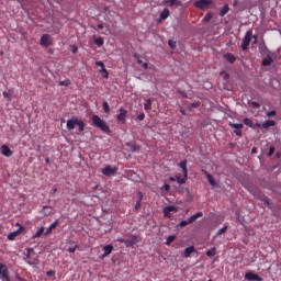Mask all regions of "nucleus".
<instances>
[{"mask_svg": "<svg viewBox=\"0 0 281 281\" xmlns=\"http://www.w3.org/2000/svg\"><path fill=\"white\" fill-rule=\"evenodd\" d=\"M24 260L25 262H27V265H31L32 267H36L37 265H41V260L38 259V256L36 255V252H34V248L26 249V256Z\"/></svg>", "mask_w": 281, "mask_h": 281, "instance_id": "nucleus-1", "label": "nucleus"}, {"mask_svg": "<svg viewBox=\"0 0 281 281\" xmlns=\"http://www.w3.org/2000/svg\"><path fill=\"white\" fill-rule=\"evenodd\" d=\"M248 190L256 196V199H260V201L263 202V205H266L267 207L271 205V200L265 196L259 188H257L256 186H250Z\"/></svg>", "mask_w": 281, "mask_h": 281, "instance_id": "nucleus-2", "label": "nucleus"}, {"mask_svg": "<svg viewBox=\"0 0 281 281\" xmlns=\"http://www.w3.org/2000/svg\"><path fill=\"white\" fill-rule=\"evenodd\" d=\"M92 123L97 128H100L103 133H111V127L106 125V122L104 120H101V117L97 114L92 115Z\"/></svg>", "mask_w": 281, "mask_h": 281, "instance_id": "nucleus-3", "label": "nucleus"}, {"mask_svg": "<svg viewBox=\"0 0 281 281\" xmlns=\"http://www.w3.org/2000/svg\"><path fill=\"white\" fill-rule=\"evenodd\" d=\"M179 168L182 169L183 172V178L181 177H177V183L178 186H183V183H186V181H188V160H182L179 162Z\"/></svg>", "mask_w": 281, "mask_h": 281, "instance_id": "nucleus-4", "label": "nucleus"}, {"mask_svg": "<svg viewBox=\"0 0 281 281\" xmlns=\"http://www.w3.org/2000/svg\"><path fill=\"white\" fill-rule=\"evenodd\" d=\"M212 3H214L213 0H195L193 5L198 10H210V5H212Z\"/></svg>", "mask_w": 281, "mask_h": 281, "instance_id": "nucleus-5", "label": "nucleus"}, {"mask_svg": "<svg viewBox=\"0 0 281 281\" xmlns=\"http://www.w3.org/2000/svg\"><path fill=\"white\" fill-rule=\"evenodd\" d=\"M254 36V32L252 31H248L243 40L241 43V49L245 52L247 49H249V45L251 44V37Z\"/></svg>", "mask_w": 281, "mask_h": 281, "instance_id": "nucleus-6", "label": "nucleus"}, {"mask_svg": "<svg viewBox=\"0 0 281 281\" xmlns=\"http://www.w3.org/2000/svg\"><path fill=\"white\" fill-rule=\"evenodd\" d=\"M16 227H19V229L10 233L8 235V240H14L16 236H21V234H23V232L25 231V227L20 223H16Z\"/></svg>", "mask_w": 281, "mask_h": 281, "instance_id": "nucleus-7", "label": "nucleus"}, {"mask_svg": "<svg viewBox=\"0 0 281 281\" xmlns=\"http://www.w3.org/2000/svg\"><path fill=\"white\" fill-rule=\"evenodd\" d=\"M0 279L2 281H11L10 274L8 273V266L0 263Z\"/></svg>", "mask_w": 281, "mask_h": 281, "instance_id": "nucleus-8", "label": "nucleus"}, {"mask_svg": "<svg viewBox=\"0 0 281 281\" xmlns=\"http://www.w3.org/2000/svg\"><path fill=\"white\" fill-rule=\"evenodd\" d=\"M126 115H128V111L124 108H120L119 114L116 115V120L121 122V124H126Z\"/></svg>", "mask_w": 281, "mask_h": 281, "instance_id": "nucleus-9", "label": "nucleus"}, {"mask_svg": "<svg viewBox=\"0 0 281 281\" xmlns=\"http://www.w3.org/2000/svg\"><path fill=\"white\" fill-rule=\"evenodd\" d=\"M117 172V169L111 168V166H106L102 169V175L105 177H115V173Z\"/></svg>", "mask_w": 281, "mask_h": 281, "instance_id": "nucleus-10", "label": "nucleus"}, {"mask_svg": "<svg viewBox=\"0 0 281 281\" xmlns=\"http://www.w3.org/2000/svg\"><path fill=\"white\" fill-rule=\"evenodd\" d=\"M41 45L43 47H49V45H52V36L49 34H44L42 37H41Z\"/></svg>", "mask_w": 281, "mask_h": 281, "instance_id": "nucleus-11", "label": "nucleus"}, {"mask_svg": "<svg viewBox=\"0 0 281 281\" xmlns=\"http://www.w3.org/2000/svg\"><path fill=\"white\" fill-rule=\"evenodd\" d=\"M171 212H177V206L168 205L164 209V216L166 218H172V213Z\"/></svg>", "mask_w": 281, "mask_h": 281, "instance_id": "nucleus-12", "label": "nucleus"}, {"mask_svg": "<svg viewBox=\"0 0 281 281\" xmlns=\"http://www.w3.org/2000/svg\"><path fill=\"white\" fill-rule=\"evenodd\" d=\"M78 124V117L77 116H72L70 120L67 121V128L68 131H74V128H76Z\"/></svg>", "mask_w": 281, "mask_h": 281, "instance_id": "nucleus-13", "label": "nucleus"}, {"mask_svg": "<svg viewBox=\"0 0 281 281\" xmlns=\"http://www.w3.org/2000/svg\"><path fill=\"white\" fill-rule=\"evenodd\" d=\"M204 175L206 176V179L210 183V186H212L213 188H218V183L216 182V180L214 179V176H212V173L203 170Z\"/></svg>", "mask_w": 281, "mask_h": 281, "instance_id": "nucleus-14", "label": "nucleus"}, {"mask_svg": "<svg viewBox=\"0 0 281 281\" xmlns=\"http://www.w3.org/2000/svg\"><path fill=\"white\" fill-rule=\"evenodd\" d=\"M0 150H1V154L4 156V157H12L13 155V151L12 149H10V147L8 145H2L0 147Z\"/></svg>", "mask_w": 281, "mask_h": 281, "instance_id": "nucleus-15", "label": "nucleus"}, {"mask_svg": "<svg viewBox=\"0 0 281 281\" xmlns=\"http://www.w3.org/2000/svg\"><path fill=\"white\" fill-rule=\"evenodd\" d=\"M245 279L249 281H262V278L258 277V274L254 272H248L245 274Z\"/></svg>", "mask_w": 281, "mask_h": 281, "instance_id": "nucleus-16", "label": "nucleus"}, {"mask_svg": "<svg viewBox=\"0 0 281 281\" xmlns=\"http://www.w3.org/2000/svg\"><path fill=\"white\" fill-rule=\"evenodd\" d=\"M103 255L102 258H106L108 256H111V254L113 252V245H105L103 246Z\"/></svg>", "mask_w": 281, "mask_h": 281, "instance_id": "nucleus-17", "label": "nucleus"}, {"mask_svg": "<svg viewBox=\"0 0 281 281\" xmlns=\"http://www.w3.org/2000/svg\"><path fill=\"white\" fill-rule=\"evenodd\" d=\"M56 227H58V220H56L53 224H50L47 229L44 233V236H49V234H52V232H54V229H56Z\"/></svg>", "mask_w": 281, "mask_h": 281, "instance_id": "nucleus-18", "label": "nucleus"}, {"mask_svg": "<svg viewBox=\"0 0 281 281\" xmlns=\"http://www.w3.org/2000/svg\"><path fill=\"white\" fill-rule=\"evenodd\" d=\"M195 252H196V249L194 248V246L187 247L184 249L183 258H190V256H192V254H195Z\"/></svg>", "mask_w": 281, "mask_h": 281, "instance_id": "nucleus-19", "label": "nucleus"}, {"mask_svg": "<svg viewBox=\"0 0 281 281\" xmlns=\"http://www.w3.org/2000/svg\"><path fill=\"white\" fill-rule=\"evenodd\" d=\"M165 3H168L170 8H181L183 5L179 0H165Z\"/></svg>", "mask_w": 281, "mask_h": 281, "instance_id": "nucleus-20", "label": "nucleus"}, {"mask_svg": "<svg viewBox=\"0 0 281 281\" xmlns=\"http://www.w3.org/2000/svg\"><path fill=\"white\" fill-rule=\"evenodd\" d=\"M225 60H227V63H229L231 65H234L236 63V56H234V54L232 53H226L224 55Z\"/></svg>", "mask_w": 281, "mask_h": 281, "instance_id": "nucleus-21", "label": "nucleus"}, {"mask_svg": "<svg viewBox=\"0 0 281 281\" xmlns=\"http://www.w3.org/2000/svg\"><path fill=\"white\" fill-rule=\"evenodd\" d=\"M77 126H78L77 135H80V133L85 132V126H86L85 121L77 119Z\"/></svg>", "mask_w": 281, "mask_h": 281, "instance_id": "nucleus-22", "label": "nucleus"}, {"mask_svg": "<svg viewBox=\"0 0 281 281\" xmlns=\"http://www.w3.org/2000/svg\"><path fill=\"white\" fill-rule=\"evenodd\" d=\"M272 63L273 58L271 57V55H267V57L262 59L261 65L262 67H269V65H271Z\"/></svg>", "mask_w": 281, "mask_h": 281, "instance_id": "nucleus-23", "label": "nucleus"}, {"mask_svg": "<svg viewBox=\"0 0 281 281\" xmlns=\"http://www.w3.org/2000/svg\"><path fill=\"white\" fill-rule=\"evenodd\" d=\"M130 241L132 243V246L135 247L137 243H142V237L139 235H132Z\"/></svg>", "mask_w": 281, "mask_h": 281, "instance_id": "nucleus-24", "label": "nucleus"}, {"mask_svg": "<svg viewBox=\"0 0 281 281\" xmlns=\"http://www.w3.org/2000/svg\"><path fill=\"white\" fill-rule=\"evenodd\" d=\"M170 16V10H168L167 8H165L161 12H160V19L161 21H166V19H168Z\"/></svg>", "mask_w": 281, "mask_h": 281, "instance_id": "nucleus-25", "label": "nucleus"}, {"mask_svg": "<svg viewBox=\"0 0 281 281\" xmlns=\"http://www.w3.org/2000/svg\"><path fill=\"white\" fill-rule=\"evenodd\" d=\"M43 234H45V227L41 226L36 233L33 235V238L36 239V238H41L43 236Z\"/></svg>", "mask_w": 281, "mask_h": 281, "instance_id": "nucleus-26", "label": "nucleus"}, {"mask_svg": "<svg viewBox=\"0 0 281 281\" xmlns=\"http://www.w3.org/2000/svg\"><path fill=\"white\" fill-rule=\"evenodd\" d=\"M276 124V121L268 120L261 124L262 128H270V126H273Z\"/></svg>", "mask_w": 281, "mask_h": 281, "instance_id": "nucleus-27", "label": "nucleus"}, {"mask_svg": "<svg viewBox=\"0 0 281 281\" xmlns=\"http://www.w3.org/2000/svg\"><path fill=\"white\" fill-rule=\"evenodd\" d=\"M229 12V4H224L222 9H220V16H225Z\"/></svg>", "mask_w": 281, "mask_h": 281, "instance_id": "nucleus-28", "label": "nucleus"}, {"mask_svg": "<svg viewBox=\"0 0 281 281\" xmlns=\"http://www.w3.org/2000/svg\"><path fill=\"white\" fill-rule=\"evenodd\" d=\"M212 19H214V13L213 12H209L206 13V15L203 18V23H210V21H212Z\"/></svg>", "mask_w": 281, "mask_h": 281, "instance_id": "nucleus-29", "label": "nucleus"}, {"mask_svg": "<svg viewBox=\"0 0 281 281\" xmlns=\"http://www.w3.org/2000/svg\"><path fill=\"white\" fill-rule=\"evenodd\" d=\"M150 109H153V100L147 99L145 104H144V110L145 111H150Z\"/></svg>", "mask_w": 281, "mask_h": 281, "instance_id": "nucleus-30", "label": "nucleus"}, {"mask_svg": "<svg viewBox=\"0 0 281 281\" xmlns=\"http://www.w3.org/2000/svg\"><path fill=\"white\" fill-rule=\"evenodd\" d=\"M201 216H203V212H198V213L193 214L190 217V223H194V221H196V218H201Z\"/></svg>", "mask_w": 281, "mask_h": 281, "instance_id": "nucleus-31", "label": "nucleus"}, {"mask_svg": "<svg viewBox=\"0 0 281 281\" xmlns=\"http://www.w3.org/2000/svg\"><path fill=\"white\" fill-rule=\"evenodd\" d=\"M175 240H177V236L176 235H170L167 240H166V245L170 246L172 245V243H175Z\"/></svg>", "mask_w": 281, "mask_h": 281, "instance_id": "nucleus-32", "label": "nucleus"}, {"mask_svg": "<svg viewBox=\"0 0 281 281\" xmlns=\"http://www.w3.org/2000/svg\"><path fill=\"white\" fill-rule=\"evenodd\" d=\"M228 126L235 128V131L244 127L243 123H228Z\"/></svg>", "mask_w": 281, "mask_h": 281, "instance_id": "nucleus-33", "label": "nucleus"}, {"mask_svg": "<svg viewBox=\"0 0 281 281\" xmlns=\"http://www.w3.org/2000/svg\"><path fill=\"white\" fill-rule=\"evenodd\" d=\"M206 256H207L209 258H212V257L216 256V248L213 247V248H211L210 250H207V251H206Z\"/></svg>", "mask_w": 281, "mask_h": 281, "instance_id": "nucleus-34", "label": "nucleus"}, {"mask_svg": "<svg viewBox=\"0 0 281 281\" xmlns=\"http://www.w3.org/2000/svg\"><path fill=\"white\" fill-rule=\"evenodd\" d=\"M94 43H95V45H98V47H102V45H104V38L97 37V38H94Z\"/></svg>", "mask_w": 281, "mask_h": 281, "instance_id": "nucleus-35", "label": "nucleus"}, {"mask_svg": "<svg viewBox=\"0 0 281 281\" xmlns=\"http://www.w3.org/2000/svg\"><path fill=\"white\" fill-rule=\"evenodd\" d=\"M103 111L104 113H111V106L109 105V102L104 101L103 102Z\"/></svg>", "mask_w": 281, "mask_h": 281, "instance_id": "nucleus-36", "label": "nucleus"}, {"mask_svg": "<svg viewBox=\"0 0 281 281\" xmlns=\"http://www.w3.org/2000/svg\"><path fill=\"white\" fill-rule=\"evenodd\" d=\"M244 124L246 125V126H249L250 128H254V121H251V119H245L244 120Z\"/></svg>", "mask_w": 281, "mask_h": 281, "instance_id": "nucleus-37", "label": "nucleus"}, {"mask_svg": "<svg viewBox=\"0 0 281 281\" xmlns=\"http://www.w3.org/2000/svg\"><path fill=\"white\" fill-rule=\"evenodd\" d=\"M69 85H71V81L69 79L59 81V87H69Z\"/></svg>", "mask_w": 281, "mask_h": 281, "instance_id": "nucleus-38", "label": "nucleus"}, {"mask_svg": "<svg viewBox=\"0 0 281 281\" xmlns=\"http://www.w3.org/2000/svg\"><path fill=\"white\" fill-rule=\"evenodd\" d=\"M168 45L171 49H177V42L169 40Z\"/></svg>", "mask_w": 281, "mask_h": 281, "instance_id": "nucleus-39", "label": "nucleus"}, {"mask_svg": "<svg viewBox=\"0 0 281 281\" xmlns=\"http://www.w3.org/2000/svg\"><path fill=\"white\" fill-rule=\"evenodd\" d=\"M97 67H101L100 71H106V68L104 67V63L102 61H95Z\"/></svg>", "mask_w": 281, "mask_h": 281, "instance_id": "nucleus-40", "label": "nucleus"}, {"mask_svg": "<svg viewBox=\"0 0 281 281\" xmlns=\"http://www.w3.org/2000/svg\"><path fill=\"white\" fill-rule=\"evenodd\" d=\"M193 222H190V217H189V221H181L180 222V224H179V226L180 227H186V225H190V224H192Z\"/></svg>", "mask_w": 281, "mask_h": 281, "instance_id": "nucleus-41", "label": "nucleus"}, {"mask_svg": "<svg viewBox=\"0 0 281 281\" xmlns=\"http://www.w3.org/2000/svg\"><path fill=\"white\" fill-rule=\"evenodd\" d=\"M225 232H227V226H224L221 229H218L216 236H222V234H225Z\"/></svg>", "mask_w": 281, "mask_h": 281, "instance_id": "nucleus-42", "label": "nucleus"}, {"mask_svg": "<svg viewBox=\"0 0 281 281\" xmlns=\"http://www.w3.org/2000/svg\"><path fill=\"white\" fill-rule=\"evenodd\" d=\"M199 106H201L200 101H194V102L191 104V109H199Z\"/></svg>", "mask_w": 281, "mask_h": 281, "instance_id": "nucleus-43", "label": "nucleus"}, {"mask_svg": "<svg viewBox=\"0 0 281 281\" xmlns=\"http://www.w3.org/2000/svg\"><path fill=\"white\" fill-rule=\"evenodd\" d=\"M3 98H7L8 100H12V95H10V92L3 91L2 92Z\"/></svg>", "mask_w": 281, "mask_h": 281, "instance_id": "nucleus-44", "label": "nucleus"}, {"mask_svg": "<svg viewBox=\"0 0 281 281\" xmlns=\"http://www.w3.org/2000/svg\"><path fill=\"white\" fill-rule=\"evenodd\" d=\"M276 153V147L271 146L268 151V157H271Z\"/></svg>", "mask_w": 281, "mask_h": 281, "instance_id": "nucleus-45", "label": "nucleus"}, {"mask_svg": "<svg viewBox=\"0 0 281 281\" xmlns=\"http://www.w3.org/2000/svg\"><path fill=\"white\" fill-rule=\"evenodd\" d=\"M46 276H48V278H54V276H56V271L49 270L46 272Z\"/></svg>", "mask_w": 281, "mask_h": 281, "instance_id": "nucleus-46", "label": "nucleus"}, {"mask_svg": "<svg viewBox=\"0 0 281 281\" xmlns=\"http://www.w3.org/2000/svg\"><path fill=\"white\" fill-rule=\"evenodd\" d=\"M137 201H139L142 203L143 199H144V193H142V191L137 192Z\"/></svg>", "mask_w": 281, "mask_h": 281, "instance_id": "nucleus-47", "label": "nucleus"}, {"mask_svg": "<svg viewBox=\"0 0 281 281\" xmlns=\"http://www.w3.org/2000/svg\"><path fill=\"white\" fill-rule=\"evenodd\" d=\"M123 245H125V247H134L133 244L131 243V239H125Z\"/></svg>", "mask_w": 281, "mask_h": 281, "instance_id": "nucleus-48", "label": "nucleus"}, {"mask_svg": "<svg viewBox=\"0 0 281 281\" xmlns=\"http://www.w3.org/2000/svg\"><path fill=\"white\" fill-rule=\"evenodd\" d=\"M145 117H146V114L140 113V114L137 116V120H138L139 122H144Z\"/></svg>", "mask_w": 281, "mask_h": 281, "instance_id": "nucleus-49", "label": "nucleus"}, {"mask_svg": "<svg viewBox=\"0 0 281 281\" xmlns=\"http://www.w3.org/2000/svg\"><path fill=\"white\" fill-rule=\"evenodd\" d=\"M76 249H78V246L69 247V248H68V252H69V254H76Z\"/></svg>", "mask_w": 281, "mask_h": 281, "instance_id": "nucleus-50", "label": "nucleus"}, {"mask_svg": "<svg viewBox=\"0 0 281 281\" xmlns=\"http://www.w3.org/2000/svg\"><path fill=\"white\" fill-rule=\"evenodd\" d=\"M235 135H237V137H241L243 136V131L239 130H235L234 131Z\"/></svg>", "mask_w": 281, "mask_h": 281, "instance_id": "nucleus-51", "label": "nucleus"}, {"mask_svg": "<svg viewBox=\"0 0 281 281\" xmlns=\"http://www.w3.org/2000/svg\"><path fill=\"white\" fill-rule=\"evenodd\" d=\"M135 210H142V202L140 201H136Z\"/></svg>", "mask_w": 281, "mask_h": 281, "instance_id": "nucleus-52", "label": "nucleus"}, {"mask_svg": "<svg viewBox=\"0 0 281 281\" xmlns=\"http://www.w3.org/2000/svg\"><path fill=\"white\" fill-rule=\"evenodd\" d=\"M134 58H136L138 65H142V63H144V61L142 60V58H139V55H137V54L134 55Z\"/></svg>", "mask_w": 281, "mask_h": 281, "instance_id": "nucleus-53", "label": "nucleus"}, {"mask_svg": "<svg viewBox=\"0 0 281 281\" xmlns=\"http://www.w3.org/2000/svg\"><path fill=\"white\" fill-rule=\"evenodd\" d=\"M268 117H274V115H276V111H270V112H268Z\"/></svg>", "mask_w": 281, "mask_h": 281, "instance_id": "nucleus-54", "label": "nucleus"}, {"mask_svg": "<svg viewBox=\"0 0 281 281\" xmlns=\"http://www.w3.org/2000/svg\"><path fill=\"white\" fill-rule=\"evenodd\" d=\"M15 279L18 280V281H26L25 279H23L21 276H19V274H16L15 276Z\"/></svg>", "mask_w": 281, "mask_h": 281, "instance_id": "nucleus-55", "label": "nucleus"}, {"mask_svg": "<svg viewBox=\"0 0 281 281\" xmlns=\"http://www.w3.org/2000/svg\"><path fill=\"white\" fill-rule=\"evenodd\" d=\"M101 74H103V78H109V71H106V69L105 71H101Z\"/></svg>", "mask_w": 281, "mask_h": 281, "instance_id": "nucleus-56", "label": "nucleus"}, {"mask_svg": "<svg viewBox=\"0 0 281 281\" xmlns=\"http://www.w3.org/2000/svg\"><path fill=\"white\" fill-rule=\"evenodd\" d=\"M164 190H166V192H168L170 190V184H165Z\"/></svg>", "mask_w": 281, "mask_h": 281, "instance_id": "nucleus-57", "label": "nucleus"}, {"mask_svg": "<svg viewBox=\"0 0 281 281\" xmlns=\"http://www.w3.org/2000/svg\"><path fill=\"white\" fill-rule=\"evenodd\" d=\"M116 240H117V243H123L124 244L126 239H124L122 237H119Z\"/></svg>", "mask_w": 281, "mask_h": 281, "instance_id": "nucleus-58", "label": "nucleus"}, {"mask_svg": "<svg viewBox=\"0 0 281 281\" xmlns=\"http://www.w3.org/2000/svg\"><path fill=\"white\" fill-rule=\"evenodd\" d=\"M180 94L182 95V98H188V93L180 91Z\"/></svg>", "mask_w": 281, "mask_h": 281, "instance_id": "nucleus-59", "label": "nucleus"}, {"mask_svg": "<svg viewBox=\"0 0 281 281\" xmlns=\"http://www.w3.org/2000/svg\"><path fill=\"white\" fill-rule=\"evenodd\" d=\"M180 113H181L182 115H187L186 110H183V108H181V106H180Z\"/></svg>", "mask_w": 281, "mask_h": 281, "instance_id": "nucleus-60", "label": "nucleus"}, {"mask_svg": "<svg viewBox=\"0 0 281 281\" xmlns=\"http://www.w3.org/2000/svg\"><path fill=\"white\" fill-rule=\"evenodd\" d=\"M260 49H261V54H266V52H269L266 46L263 48H260Z\"/></svg>", "mask_w": 281, "mask_h": 281, "instance_id": "nucleus-61", "label": "nucleus"}, {"mask_svg": "<svg viewBox=\"0 0 281 281\" xmlns=\"http://www.w3.org/2000/svg\"><path fill=\"white\" fill-rule=\"evenodd\" d=\"M98 30H104V24H98Z\"/></svg>", "mask_w": 281, "mask_h": 281, "instance_id": "nucleus-62", "label": "nucleus"}, {"mask_svg": "<svg viewBox=\"0 0 281 281\" xmlns=\"http://www.w3.org/2000/svg\"><path fill=\"white\" fill-rule=\"evenodd\" d=\"M177 177H178V176H176V177H170L169 180H170V181H177Z\"/></svg>", "mask_w": 281, "mask_h": 281, "instance_id": "nucleus-63", "label": "nucleus"}, {"mask_svg": "<svg viewBox=\"0 0 281 281\" xmlns=\"http://www.w3.org/2000/svg\"><path fill=\"white\" fill-rule=\"evenodd\" d=\"M143 68L148 69V64L147 63L143 64Z\"/></svg>", "mask_w": 281, "mask_h": 281, "instance_id": "nucleus-64", "label": "nucleus"}]
</instances>
